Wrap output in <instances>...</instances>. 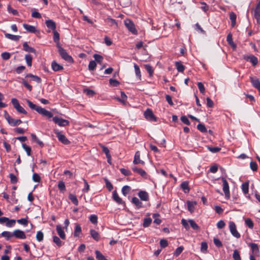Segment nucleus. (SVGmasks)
<instances>
[{
	"mask_svg": "<svg viewBox=\"0 0 260 260\" xmlns=\"http://www.w3.org/2000/svg\"><path fill=\"white\" fill-rule=\"evenodd\" d=\"M145 68L146 71L148 72L149 76L151 77L153 74V70L152 69L151 66L149 64H145Z\"/></svg>",
	"mask_w": 260,
	"mask_h": 260,
	"instance_id": "53",
	"label": "nucleus"
},
{
	"mask_svg": "<svg viewBox=\"0 0 260 260\" xmlns=\"http://www.w3.org/2000/svg\"><path fill=\"white\" fill-rule=\"evenodd\" d=\"M93 57L96 61L100 63L102 62L103 59V57L101 55L98 54H94L93 55Z\"/></svg>",
	"mask_w": 260,
	"mask_h": 260,
	"instance_id": "59",
	"label": "nucleus"
},
{
	"mask_svg": "<svg viewBox=\"0 0 260 260\" xmlns=\"http://www.w3.org/2000/svg\"><path fill=\"white\" fill-rule=\"evenodd\" d=\"M50 29L52 30V39L56 44V47L61 46L60 43V35L56 29V23L52 20H50Z\"/></svg>",
	"mask_w": 260,
	"mask_h": 260,
	"instance_id": "2",
	"label": "nucleus"
},
{
	"mask_svg": "<svg viewBox=\"0 0 260 260\" xmlns=\"http://www.w3.org/2000/svg\"><path fill=\"white\" fill-rule=\"evenodd\" d=\"M246 60L250 61L253 65L255 66L258 63V59L253 55H250L244 56V58Z\"/></svg>",
	"mask_w": 260,
	"mask_h": 260,
	"instance_id": "13",
	"label": "nucleus"
},
{
	"mask_svg": "<svg viewBox=\"0 0 260 260\" xmlns=\"http://www.w3.org/2000/svg\"><path fill=\"white\" fill-rule=\"evenodd\" d=\"M188 222L190 225V226L192 227V228L194 230H198L200 229L199 226L195 222V221L192 219H189L188 220Z\"/></svg>",
	"mask_w": 260,
	"mask_h": 260,
	"instance_id": "44",
	"label": "nucleus"
},
{
	"mask_svg": "<svg viewBox=\"0 0 260 260\" xmlns=\"http://www.w3.org/2000/svg\"><path fill=\"white\" fill-rule=\"evenodd\" d=\"M26 102L27 103L28 107L32 110H35L39 114L41 115L42 116L46 117L47 118H49V111L46 109L42 108L41 107L34 104L30 101L28 100H26Z\"/></svg>",
	"mask_w": 260,
	"mask_h": 260,
	"instance_id": "1",
	"label": "nucleus"
},
{
	"mask_svg": "<svg viewBox=\"0 0 260 260\" xmlns=\"http://www.w3.org/2000/svg\"><path fill=\"white\" fill-rule=\"evenodd\" d=\"M132 202L136 206L137 209H139L142 207V202L137 197L133 198Z\"/></svg>",
	"mask_w": 260,
	"mask_h": 260,
	"instance_id": "29",
	"label": "nucleus"
},
{
	"mask_svg": "<svg viewBox=\"0 0 260 260\" xmlns=\"http://www.w3.org/2000/svg\"><path fill=\"white\" fill-rule=\"evenodd\" d=\"M207 148L210 152L212 153H217L221 150V148L218 147H212L208 146H207Z\"/></svg>",
	"mask_w": 260,
	"mask_h": 260,
	"instance_id": "45",
	"label": "nucleus"
},
{
	"mask_svg": "<svg viewBox=\"0 0 260 260\" xmlns=\"http://www.w3.org/2000/svg\"><path fill=\"white\" fill-rule=\"evenodd\" d=\"M96 258L98 260H107L104 255L99 250H96L95 252Z\"/></svg>",
	"mask_w": 260,
	"mask_h": 260,
	"instance_id": "39",
	"label": "nucleus"
},
{
	"mask_svg": "<svg viewBox=\"0 0 260 260\" xmlns=\"http://www.w3.org/2000/svg\"><path fill=\"white\" fill-rule=\"evenodd\" d=\"M151 222H152V220L150 218H149V217L145 218L144 219L143 226L145 228L148 227L150 225Z\"/></svg>",
	"mask_w": 260,
	"mask_h": 260,
	"instance_id": "47",
	"label": "nucleus"
},
{
	"mask_svg": "<svg viewBox=\"0 0 260 260\" xmlns=\"http://www.w3.org/2000/svg\"><path fill=\"white\" fill-rule=\"evenodd\" d=\"M250 167L253 171H256L257 169V165L254 161H251L250 163Z\"/></svg>",
	"mask_w": 260,
	"mask_h": 260,
	"instance_id": "64",
	"label": "nucleus"
},
{
	"mask_svg": "<svg viewBox=\"0 0 260 260\" xmlns=\"http://www.w3.org/2000/svg\"><path fill=\"white\" fill-rule=\"evenodd\" d=\"M6 119L9 124L12 126H16L21 123V120L14 119L9 115L6 116Z\"/></svg>",
	"mask_w": 260,
	"mask_h": 260,
	"instance_id": "12",
	"label": "nucleus"
},
{
	"mask_svg": "<svg viewBox=\"0 0 260 260\" xmlns=\"http://www.w3.org/2000/svg\"><path fill=\"white\" fill-rule=\"evenodd\" d=\"M11 103L17 112L22 114H26V111L22 106H20L18 101L16 99L13 98L11 100Z\"/></svg>",
	"mask_w": 260,
	"mask_h": 260,
	"instance_id": "5",
	"label": "nucleus"
},
{
	"mask_svg": "<svg viewBox=\"0 0 260 260\" xmlns=\"http://www.w3.org/2000/svg\"><path fill=\"white\" fill-rule=\"evenodd\" d=\"M100 146L102 148V151H103V152H104L105 153L107 159H109L110 158H111V156L110 154V151H109L108 148L101 144H100Z\"/></svg>",
	"mask_w": 260,
	"mask_h": 260,
	"instance_id": "32",
	"label": "nucleus"
},
{
	"mask_svg": "<svg viewBox=\"0 0 260 260\" xmlns=\"http://www.w3.org/2000/svg\"><path fill=\"white\" fill-rule=\"evenodd\" d=\"M53 241L55 243L58 247L61 246L64 243L62 242L60 239L57 236H54L53 237Z\"/></svg>",
	"mask_w": 260,
	"mask_h": 260,
	"instance_id": "35",
	"label": "nucleus"
},
{
	"mask_svg": "<svg viewBox=\"0 0 260 260\" xmlns=\"http://www.w3.org/2000/svg\"><path fill=\"white\" fill-rule=\"evenodd\" d=\"M250 80L252 86L254 88L257 89L260 88V81L257 78L251 76Z\"/></svg>",
	"mask_w": 260,
	"mask_h": 260,
	"instance_id": "18",
	"label": "nucleus"
},
{
	"mask_svg": "<svg viewBox=\"0 0 260 260\" xmlns=\"http://www.w3.org/2000/svg\"><path fill=\"white\" fill-rule=\"evenodd\" d=\"M131 191V187L128 185L124 186L121 189V192L122 194L126 196Z\"/></svg>",
	"mask_w": 260,
	"mask_h": 260,
	"instance_id": "40",
	"label": "nucleus"
},
{
	"mask_svg": "<svg viewBox=\"0 0 260 260\" xmlns=\"http://www.w3.org/2000/svg\"><path fill=\"white\" fill-rule=\"evenodd\" d=\"M221 180L223 183V191L225 194V198L226 199H229L230 198V193L229 190V185L228 181L225 178L222 177Z\"/></svg>",
	"mask_w": 260,
	"mask_h": 260,
	"instance_id": "6",
	"label": "nucleus"
},
{
	"mask_svg": "<svg viewBox=\"0 0 260 260\" xmlns=\"http://www.w3.org/2000/svg\"><path fill=\"white\" fill-rule=\"evenodd\" d=\"M51 68L55 72L62 71L63 69V67L58 64L56 61H53L51 63Z\"/></svg>",
	"mask_w": 260,
	"mask_h": 260,
	"instance_id": "19",
	"label": "nucleus"
},
{
	"mask_svg": "<svg viewBox=\"0 0 260 260\" xmlns=\"http://www.w3.org/2000/svg\"><path fill=\"white\" fill-rule=\"evenodd\" d=\"M89 220L91 223L96 224L98 222V217L95 215H91L89 217Z\"/></svg>",
	"mask_w": 260,
	"mask_h": 260,
	"instance_id": "60",
	"label": "nucleus"
},
{
	"mask_svg": "<svg viewBox=\"0 0 260 260\" xmlns=\"http://www.w3.org/2000/svg\"><path fill=\"white\" fill-rule=\"evenodd\" d=\"M175 66L177 71L179 72H183L184 70V66L181 63V62L177 61L175 63Z\"/></svg>",
	"mask_w": 260,
	"mask_h": 260,
	"instance_id": "36",
	"label": "nucleus"
},
{
	"mask_svg": "<svg viewBox=\"0 0 260 260\" xmlns=\"http://www.w3.org/2000/svg\"><path fill=\"white\" fill-rule=\"evenodd\" d=\"M58 187L59 190L63 191L66 190V186L64 183L63 181H59L58 184Z\"/></svg>",
	"mask_w": 260,
	"mask_h": 260,
	"instance_id": "62",
	"label": "nucleus"
},
{
	"mask_svg": "<svg viewBox=\"0 0 260 260\" xmlns=\"http://www.w3.org/2000/svg\"><path fill=\"white\" fill-rule=\"evenodd\" d=\"M104 180H105V182L106 183V187L107 188H108V189L109 190V191H111L113 188V185L111 183V182L108 180V179L107 178H105L104 179Z\"/></svg>",
	"mask_w": 260,
	"mask_h": 260,
	"instance_id": "55",
	"label": "nucleus"
},
{
	"mask_svg": "<svg viewBox=\"0 0 260 260\" xmlns=\"http://www.w3.org/2000/svg\"><path fill=\"white\" fill-rule=\"evenodd\" d=\"M90 233L91 237L96 241H99L100 239V234L98 232L95 231L94 230H90Z\"/></svg>",
	"mask_w": 260,
	"mask_h": 260,
	"instance_id": "26",
	"label": "nucleus"
},
{
	"mask_svg": "<svg viewBox=\"0 0 260 260\" xmlns=\"http://www.w3.org/2000/svg\"><path fill=\"white\" fill-rule=\"evenodd\" d=\"M69 198L74 204L76 206L78 205V201L76 196L73 194H70Z\"/></svg>",
	"mask_w": 260,
	"mask_h": 260,
	"instance_id": "42",
	"label": "nucleus"
},
{
	"mask_svg": "<svg viewBox=\"0 0 260 260\" xmlns=\"http://www.w3.org/2000/svg\"><path fill=\"white\" fill-rule=\"evenodd\" d=\"M145 118L150 121H156V118L154 115L152 111L150 109H147L144 113Z\"/></svg>",
	"mask_w": 260,
	"mask_h": 260,
	"instance_id": "8",
	"label": "nucleus"
},
{
	"mask_svg": "<svg viewBox=\"0 0 260 260\" xmlns=\"http://www.w3.org/2000/svg\"><path fill=\"white\" fill-rule=\"evenodd\" d=\"M138 196L141 200L147 201L149 199L148 193L145 191H140L138 193Z\"/></svg>",
	"mask_w": 260,
	"mask_h": 260,
	"instance_id": "21",
	"label": "nucleus"
},
{
	"mask_svg": "<svg viewBox=\"0 0 260 260\" xmlns=\"http://www.w3.org/2000/svg\"><path fill=\"white\" fill-rule=\"evenodd\" d=\"M16 223V220L15 219H9L8 218V220H7L6 225L8 228H11L14 226Z\"/></svg>",
	"mask_w": 260,
	"mask_h": 260,
	"instance_id": "49",
	"label": "nucleus"
},
{
	"mask_svg": "<svg viewBox=\"0 0 260 260\" xmlns=\"http://www.w3.org/2000/svg\"><path fill=\"white\" fill-rule=\"evenodd\" d=\"M36 238L38 241L40 242L42 241L43 239V233L41 231L38 232L36 235Z\"/></svg>",
	"mask_w": 260,
	"mask_h": 260,
	"instance_id": "63",
	"label": "nucleus"
},
{
	"mask_svg": "<svg viewBox=\"0 0 260 260\" xmlns=\"http://www.w3.org/2000/svg\"><path fill=\"white\" fill-rule=\"evenodd\" d=\"M52 120L55 124H57L60 126H66L69 123V122L68 120L56 116L53 117Z\"/></svg>",
	"mask_w": 260,
	"mask_h": 260,
	"instance_id": "9",
	"label": "nucleus"
},
{
	"mask_svg": "<svg viewBox=\"0 0 260 260\" xmlns=\"http://www.w3.org/2000/svg\"><path fill=\"white\" fill-rule=\"evenodd\" d=\"M242 189L243 193L246 194L249 191V183L247 182H244L242 185Z\"/></svg>",
	"mask_w": 260,
	"mask_h": 260,
	"instance_id": "37",
	"label": "nucleus"
},
{
	"mask_svg": "<svg viewBox=\"0 0 260 260\" xmlns=\"http://www.w3.org/2000/svg\"><path fill=\"white\" fill-rule=\"evenodd\" d=\"M26 78L27 79L28 81H34L37 83H40L41 80L40 77L30 74L27 75Z\"/></svg>",
	"mask_w": 260,
	"mask_h": 260,
	"instance_id": "20",
	"label": "nucleus"
},
{
	"mask_svg": "<svg viewBox=\"0 0 260 260\" xmlns=\"http://www.w3.org/2000/svg\"><path fill=\"white\" fill-rule=\"evenodd\" d=\"M229 229L232 235L237 238H239L240 237V234L237 231L236 225L233 221L229 222Z\"/></svg>",
	"mask_w": 260,
	"mask_h": 260,
	"instance_id": "7",
	"label": "nucleus"
},
{
	"mask_svg": "<svg viewBox=\"0 0 260 260\" xmlns=\"http://www.w3.org/2000/svg\"><path fill=\"white\" fill-rule=\"evenodd\" d=\"M245 222L246 225L250 229H252L253 228V222L251 219H246L245 220Z\"/></svg>",
	"mask_w": 260,
	"mask_h": 260,
	"instance_id": "52",
	"label": "nucleus"
},
{
	"mask_svg": "<svg viewBox=\"0 0 260 260\" xmlns=\"http://www.w3.org/2000/svg\"><path fill=\"white\" fill-rule=\"evenodd\" d=\"M25 59L28 66L30 67L32 63V57L30 54H26L25 56Z\"/></svg>",
	"mask_w": 260,
	"mask_h": 260,
	"instance_id": "43",
	"label": "nucleus"
},
{
	"mask_svg": "<svg viewBox=\"0 0 260 260\" xmlns=\"http://www.w3.org/2000/svg\"><path fill=\"white\" fill-rule=\"evenodd\" d=\"M132 169L134 172L138 173L142 177H144L145 178H147V174L144 170L140 168H138L136 166L132 167Z\"/></svg>",
	"mask_w": 260,
	"mask_h": 260,
	"instance_id": "16",
	"label": "nucleus"
},
{
	"mask_svg": "<svg viewBox=\"0 0 260 260\" xmlns=\"http://www.w3.org/2000/svg\"><path fill=\"white\" fill-rule=\"evenodd\" d=\"M133 164L137 165L138 164H140L142 165H145V162L143 160L140 159V151H138L136 152L134 159L133 160Z\"/></svg>",
	"mask_w": 260,
	"mask_h": 260,
	"instance_id": "17",
	"label": "nucleus"
},
{
	"mask_svg": "<svg viewBox=\"0 0 260 260\" xmlns=\"http://www.w3.org/2000/svg\"><path fill=\"white\" fill-rule=\"evenodd\" d=\"M56 135L58 140L63 144L68 145L70 143V141L66 138L64 135L62 134L60 132L57 131Z\"/></svg>",
	"mask_w": 260,
	"mask_h": 260,
	"instance_id": "11",
	"label": "nucleus"
},
{
	"mask_svg": "<svg viewBox=\"0 0 260 260\" xmlns=\"http://www.w3.org/2000/svg\"><path fill=\"white\" fill-rule=\"evenodd\" d=\"M13 235L15 237L20 239H25L26 238L24 232L20 230H16L14 231L13 232Z\"/></svg>",
	"mask_w": 260,
	"mask_h": 260,
	"instance_id": "14",
	"label": "nucleus"
},
{
	"mask_svg": "<svg viewBox=\"0 0 260 260\" xmlns=\"http://www.w3.org/2000/svg\"><path fill=\"white\" fill-rule=\"evenodd\" d=\"M56 231L60 238L63 240L66 239V235L64 232L60 225H57L56 226Z\"/></svg>",
	"mask_w": 260,
	"mask_h": 260,
	"instance_id": "24",
	"label": "nucleus"
},
{
	"mask_svg": "<svg viewBox=\"0 0 260 260\" xmlns=\"http://www.w3.org/2000/svg\"><path fill=\"white\" fill-rule=\"evenodd\" d=\"M252 12H253V15L256 19L257 23L260 24V3H258L255 8L252 10Z\"/></svg>",
	"mask_w": 260,
	"mask_h": 260,
	"instance_id": "10",
	"label": "nucleus"
},
{
	"mask_svg": "<svg viewBox=\"0 0 260 260\" xmlns=\"http://www.w3.org/2000/svg\"><path fill=\"white\" fill-rule=\"evenodd\" d=\"M196 204V202H192L189 201L187 202L188 209L190 212L194 211Z\"/></svg>",
	"mask_w": 260,
	"mask_h": 260,
	"instance_id": "38",
	"label": "nucleus"
},
{
	"mask_svg": "<svg viewBox=\"0 0 260 260\" xmlns=\"http://www.w3.org/2000/svg\"><path fill=\"white\" fill-rule=\"evenodd\" d=\"M109 84L113 87H116L119 84V82L115 79H110L109 80Z\"/></svg>",
	"mask_w": 260,
	"mask_h": 260,
	"instance_id": "56",
	"label": "nucleus"
},
{
	"mask_svg": "<svg viewBox=\"0 0 260 260\" xmlns=\"http://www.w3.org/2000/svg\"><path fill=\"white\" fill-rule=\"evenodd\" d=\"M23 26L29 32L35 33L37 31L36 28L34 26L24 23L23 24Z\"/></svg>",
	"mask_w": 260,
	"mask_h": 260,
	"instance_id": "23",
	"label": "nucleus"
},
{
	"mask_svg": "<svg viewBox=\"0 0 260 260\" xmlns=\"http://www.w3.org/2000/svg\"><path fill=\"white\" fill-rule=\"evenodd\" d=\"M113 199L116 203L119 204H122L124 203L122 200L119 197L118 193L115 190L113 192Z\"/></svg>",
	"mask_w": 260,
	"mask_h": 260,
	"instance_id": "27",
	"label": "nucleus"
},
{
	"mask_svg": "<svg viewBox=\"0 0 260 260\" xmlns=\"http://www.w3.org/2000/svg\"><path fill=\"white\" fill-rule=\"evenodd\" d=\"M96 66V63L95 61L91 60L89 62L88 64V69L89 71H93Z\"/></svg>",
	"mask_w": 260,
	"mask_h": 260,
	"instance_id": "50",
	"label": "nucleus"
},
{
	"mask_svg": "<svg viewBox=\"0 0 260 260\" xmlns=\"http://www.w3.org/2000/svg\"><path fill=\"white\" fill-rule=\"evenodd\" d=\"M5 36L6 38L14 41H18L21 37L20 36L14 35L8 33H5Z\"/></svg>",
	"mask_w": 260,
	"mask_h": 260,
	"instance_id": "25",
	"label": "nucleus"
},
{
	"mask_svg": "<svg viewBox=\"0 0 260 260\" xmlns=\"http://www.w3.org/2000/svg\"><path fill=\"white\" fill-rule=\"evenodd\" d=\"M58 51L61 57V58L69 63H73L74 62L73 58L71 56L68 54L66 50H64L61 46L57 47Z\"/></svg>",
	"mask_w": 260,
	"mask_h": 260,
	"instance_id": "3",
	"label": "nucleus"
},
{
	"mask_svg": "<svg viewBox=\"0 0 260 260\" xmlns=\"http://www.w3.org/2000/svg\"><path fill=\"white\" fill-rule=\"evenodd\" d=\"M180 187L183 189L185 193H187L189 191V188L188 186V183L187 181H184L181 183Z\"/></svg>",
	"mask_w": 260,
	"mask_h": 260,
	"instance_id": "30",
	"label": "nucleus"
},
{
	"mask_svg": "<svg viewBox=\"0 0 260 260\" xmlns=\"http://www.w3.org/2000/svg\"><path fill=\"white\" fill-rule=\"evenodd\" d=\"M183 249L184 248L182 246L178 247L174 252V256H178V255H179L182 252Z\"/></svg>",
	"mask_w": 260,
	"mask_h": 260,
	"instance_id": "51",
	"label": "nucleus"
},
{
	"mask_svg": "<svg viewBox=\"0 0 260 260\" xmlns=\"http://www.w3.org/2000/svg\"><path fill=\"white\" fill-rule=\"evenodd\" d=\"M22 84L29 91H31L32 86L28 83V81L23 80Z\"/></svg>",
	"mask_w": 260,
	"mask_h": 260,
	"instance_id": "57",
	"label": "nucleus"
},
{
	"mask_svg": "<svg viewBox=\"0 0 260 260\" xmlns=\"http://www.w3.org/2000/svg\"><path fill=\"white\" fill-rule=\"evenodd\" d=\"M124 24L131 32L134 35L137 34V30L136 29L135 25L131 20L126 19L124 20Z\"/></svg>",
	"mask_w": 260,
	"mask_h": 260,
	"instance_id": "4",
	"label": "nucleus"
},
{
	"mask_svg": "<svg viewBox=\"0 0 260 260\" xmlns=\"http://www.w3.org/2000/svg\"><path fill=\"white\" fill-rule=\"evenodd\" d=\"M120 172L125 176H128L131 175V172L128 170L121 168L120 169Z\"/></svg>",
	"mask_w": 260,
	"mask_h": 260,
	"instance_id": "61",
	"label": "nucleus"
},
{
	"mask_svg": "<svg viewBox=\"0 0 260 260\" xmlns=\"http://www.w3.org/2000/svg\"><path fill=\"white\" fill-rule=\"evenodd\" d=\"M230 18L231 21L232 26L234 27L236 23L237 16L236 14L233 12H231L230 14Z\"/></svg>",
	"mask_w": 260,
	"mask_h": 260,
	"instance_id": "28",
	"label": "nucleus"
},
{
	"mask_svg": "<svg viewBox=\"0 0 260 260\" xmlns=\"http://www.w3.org/2000/svg\"><path fill=\"white\" fill-rule=\"evenodd\" d=\"M233 257L234 260H241L240 253L237 249L234 250L233 254Z\"/></svg>",
	"mask_w": 260,
	"mask_h": 260,
	"instance_id": "46",
	"label": "nucleus"
},
{
	"mask_svg": "<svg viewBox=\"0 0 260 260\" xmlns=\"http://www.w3.org/2000/svg\"><path fill=\"white\" fill-rule=\"evenodd\" d=\"M248 245L250 247L252 250V254H253L255 256H258L259 251L257 244L255 243H250L248 244Z\"/></svg>",
	"mask_w": 260,
	"mask_h": 260,
	"instance_id": "15",
	"label": "nucleus"
},
{
	"mask_svg": "<svg viewBox=\"0 0 260 260\" xmlns=\"http://www.w3.org/2000/svg\"><path fill=\"white\" fill-rule=\"evenodd\" d=\"M23 50L27 52L36 53V51L35 48L31 47L28 46L26 42H25L23 44Z\"/></svg>",
	"mask_w": 260,
	"mask_h": 260,
	"instance_id": "22",
	"label": "nucleus"
},
{
	"mask_svg": "<svg viewBox=\"0 0 260 260\" xmlns=\"http://www.w3.org/2000/svg\"><path fill=\"white\" fill-rule=\"evenodd\" d=\"M208 245L206 242H203L201 243V250L202 252H206L207 250Z\"/></svg>",
	"mask_w": 260,
	"mask_h": 260,
	"instance_id": "58",
	"label": "nucleus"
},
{
	"mask_svg": "<svg viewBox=\"0 0 260 260\" xmlns=\"http://www.w3.org/2000/svg\"><path fill=\"white\" fill-rule=\"evenodd\" d=\"M121 99L119 98H117L116 100L120 102V103H122L123 104H125L126 100L127 99V96L125 94V93L123 91H121Z\"/></svg>",
	"mask_w": 260,
	"mask_h": 260,
	"instance_id": "31",
	"label": "nucleus"
},
{
	"mask_svg": "<svg viewBox=\"0 0 260 260\" xmlns=\"http://www.w3.org/2000/svg\"><path fill=\"white\" fill-rule=\"evenodd\" d=\"M22 147H23V149L25 150V151H26L27 154L28 156H30L31 154V148L29 146L26 145L25 144H23Z\"/></svg>",
	"mask_w": 260,
	"mask_h": 260,
	"instance_id": "54",
	"label": "nucleus"
},
{
	"mask_svg": "<svg viewBox=\"0 0 260 260\" xmlns=\"http://www.w3.org/2000/svg\"><path fill=\"white\" fill-rule=\"evenodd\" d=\"M134 68H135V73H136V76L140 80L141 77V72H140V70L139 66L137 64L135 63L134 64Z\"/></svg>",
	"mask_w": 260,
	"mask_h": 260,
	"instance_id": "48",
	"label": "nucleus"
},
{
	"mask_svg": "<svg viewBox=\"0 0 260 260\" xmlns=\"http://www.w3.org/2000/svg\"><path fill=\"white\" fill-rule=\"evenodd\" d=\"M2 236L6 238L7 240H9L12 236L13 233L8 231H4L1 234Z\"/></svg>",
	"mask_w": 260,
	"mask_h": 260,
	"instance_id": "34",
	"label": "nucleus"
},
{
	"mask_svg": "<svg viewBox=\"0 0 260 260\" xmlns=\"http://www.w3.org/2000/svg\"><path fill=\"white\" fill-rule=\"evenodd\" d=\"M226 41L232 47L235 48L236 45L234 44L233 39H232V35L231 33L229 34L227 36Z\"/></svg>",
	"mask_w": 260,
	"mask_h": 260,
	"instance_id": "33",
	"label": "nucleus"
},
{
	"mask_svg": "<svg viewBox=\"0 0 260 260\" xmlns=\"http://www.w3.org/2000/svg\"><path fill=\"white\" fill-rule=\"evenodd\" d=\"M81 233V228L79 224H76L74 231V236L78 237Z\"/></svg>",
	"mask_w": 260,
	"mask_h": 260,
	"instance_id": "41",
	"label": "nucleus"
}]
</instances>
